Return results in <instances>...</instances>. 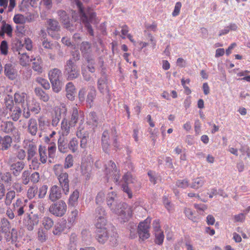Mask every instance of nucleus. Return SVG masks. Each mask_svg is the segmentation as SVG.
I'll use <instances>...</instances> for the list:
<instances>
[{"mask_svg": "<svg viewBox=\"0 0 250 250\" xmlns=\"http://www.w3.org/2000/svg\"><path fill=\"white\" fill-rule=\"evenodd\" d=\"M95 226L96 227V239L100 243H104L110 237L113 240L116 238L117 233L114 227L108 224L106 219V213L104 208L99 207L96 209Z\"/></svg>", "mask_w": 250, "mask_h": 250, "instance_id": "obj_1", "label": "nucleus"}, {"mask_svg": "<svg viewBox=\"0 0 250 250\" xmlns=\"http://www.w3.org/2000/svg\"><path fill=\"white\" fill-rule=\"evenodd\" d=\"M112 211L117 215L121 222H128L133 216V208L125 203H120L117 207L112 208Z\"/></svg>", "mask_w": 250, "mask_h": 250, "instance_id": "obj_2", "label": "nucleus"}, {"mask_svg": "<svg viewBox=\"0 0 250 250\" xmlns=\"http://www.w3.org/2000/svg\"><path fill=\"white\" fill-rule=\"evenodd\" d=\"M53 170L55 174L57 176L63 192L65 195H67L69 192V180L68 174L63 172V167L61 165H55L54 166Z\"/></svg>", "mask_w": 250, "mask_h": 250, "instance_id": "obj_3", "label": "nucleus"}, {"mask_svg": "<svg viewBox=\"0 0 250 250\" xmlns=\"http://www.w3.org/2000/svg\"><path fill=\"white\" fill-rule=\"evenodd\" d=\"M76 4L79 8V12L81 16V20L84 23L85 27L86 28L88 32L91 36L94 35L93 30L90 23H92L96 17L95 13L89 11L87 13H85L82 6V3L79 0H75Z\"/></svg>", "mask_w": 250, "mask_h": 250, "instance_id": "obj_4", "label": "nucleus"}, {"mask_svg": "<svg viewBox=\"0 0 250 250\" xmlns=\"http://www.w3.org/2000/svg\"><path fill=\"white\" fill-rule=\"evenodd\" d=\"M67 205L63 200H60L50 205L49 208V212L57 217H62L66 212Z\"/></svg>", "mask_w": 250, "mask_h": 250, "instance_id": "obj_5", "label": "nucleus"}, {"mask_svg": "<svg viewBox=\"0 0 250 250\" xmlns=\"http://www.w3.org/2000/svg\"><path fill=\"white\" fill-rule=\"evenodd\" d=\"M64 72L67 75V79L71 80L78 78L79 76V70L77 65L71 59L66 62L65 66Z\"/></svg>", "mask_w": 250, "mask_h": 250, "instance_id": "obj_6", "label": "nucleus"}, {"mask_svg": "<svg viewBox=\"0 0 250 250\" xmlns=\"http://www.w3.org/2000/svg\"><path fill=\"white\" fill-rule=\"evenodd\" d=\"M105 172L108 178H111L115 182H118L120 177V171L115 163L109 161L105 165Z\"/></svg>", "mask_w": 250, "mask_h": 250, "instance_id": "obj_7", "label": "nucleus"}, {"mask_svg": "<svg viewBox=\"0 0 250 250\" xmlns=\"http://www.w3.org/2000/svg\"><path fill=\"white\" fill-rule=\"evenodd\" d=\"M151 218L147 217L143 222H140L138 225V233L140 239L145 240L150 237L149 228Z\"/></svg>", "mask_w": 250, "mask_h": 250, "instance_id": "obj_8", "label": "nucleus"}, {"mask_svg": "<svg viewBox=\"0 0 250 250\" xmlns=\"http://www.w3.org/2000/svg\"><path fill=\"white\" fill-rule=\"evenodd\" d=\"M83 57L85 59L87 63H92L93 61L92 52L91 44L88 42H83L80 46Z\"/></svg>", "mask_w": 250, "mask_h": 250, "instance_id": "obj_9", "label": "nucleus"}, {"mask_svg": "<svg viewBox=\"0 0 250 250\" xmlns=\"http://www.w3.org/2000/svg\"><path fill=\"white\" fill-rule=\"evenodd\" d=\"M10 232L12 236L13 234L16 232V229L13 228L11 229L10 222L5 218H1L0 220V233L4 234L5 236H9Z\"/></svg>", "mask_w": 250, "mask_h": 250, "instance_id": "obj_10", "label": "nucleus"}, {"mask_svg": "<svg viewBox=\"0 0 250 250\" xmlns=\"http://www.w3.org/2000/svg\"><path fill=\"white\" fill-rule=\"evenodd\" d=\"M67 109L66 106L62 104L59 106L54 108L55 116L52 121V125L53 126H57L59 123L61 116H66Z\"/></svg>", "mask_w": 250, "mask_h": 250, "instance_id": "obj_11", "label": "nucleus"}, {"mask_svg": "<svg viewBox=\"0 0 250 250\" xmlns=\"http://www.w3.org/2000/svg\"><path fill=\"white\" fill-rule=\"evenodd\" d=\"M76 135L78 138L81 139L80 146L82 148H85L87 146V139L89 138V133L84 128L80 125L78 128Z\"/></svg>", "mask_w": 250, "mask_h": 250, "instance_id": "obj_12", "label": "nucleus"}, {"mask_svg": "<svg viewBox=\"0 0 250 250\" xmlns=\"http://www.w3.org/2000/svg\"><path fill=\"white\" fill-rule=\"evenodd\" d=\"M1 130L6 133H12L14 135L20 137L18 129L14 126L13 122L10 121H6L3 122L1 125Z\"/></svg>", "mask_w": 250, "mask_h": 250, "instance_id": "obj_13", "label": "nucleus"}, {"mask_svg": "<svg viewBox=\"0 0 250 250\" xmlns=\"http://www.w3.org/2000/svg\"><path fill=\"white\" fill-rule=\"evenodd\" d=\"M80 119L81 122H83L84 120V113L83 111H78L77 107H74L72 109L71 114V117L69 121L71 125H76L78 120Z\"/></svg>", "mask_w": 250, "mask_h": 250, "instance_id": "obj_14", "label": "nucleus"}, {"mask_svg": "<svg viewBox=\"0 0 250 250\" xmlns=\"http://www.w3.org/2000/svg\"><path fill=\"white\" fill-rule=\"evenodd\" d=\"M39 222V218L37 214L29 215L28 219L25 222V227L29 231H32L34 227L38 225Z\"/></svg>", "mask_w": 250, "mask_h": 250, "instance_id": "obj_15", "label": "nucleus"}, {"mask_svg": "<svg viewBox=\"0 0 250 250\" xmlns=\"http://www.w3.org/2000/svg\"><path fill=\"white\" fill-rule=\"evenodd\" d=\"M74 126V125H71L68 119L64 117L61 122L62 135L63 137L67 136L70 133L71 129Z\"/></svg>", "mask_w": 250, "mask_h": 250, "instance_id": "obj_16", "label": "nucleus"}, {"mask_svg": "<svg viewBox=\"0 0 250 250\" xmlns=\"http://www.w3.org/2000/svg\"><path fill=\"white\" fill-rule=\"evenodd\" d=\"M62 197L60 188L57 185L52 186L49 190V199L52 202H55Z\"/></svg>", "mask_w": 250, "mask_h": 250, "instance_id": "obj_17", "label": "nucleus"}, {"mask_svg": "<svg viewBox=\"0 0 250 250\" xmlns=\"http://www.w3.org/2000/svg\"><path fill=\"white\" fill-rule=\"evenodd\" d=\"M4 73L6 77L12 80L15 79L17 76V71L11 63H7L5 65Z\"/></svg>", "mask_w": 250, "mask_h": 250, "instance_id": "obj_18", "label": "nucleus"}, {"mask_svg": "<svg viewBox=\"0 0 250 250\" xmlns=\"http://www.w3.org/2000/svg\"><path fill=\"white\" fill-rule=\"evenodd\" d=\"M19 52V62L23 66L28 65L32 61V59L30 58L29 56L22 50V48L18 49Z\"/></svg>", "mask_w": 250, "mask_h": 250, "instance_id": "obj_19", "label": "nucleus"}, {"mask_svg": "<svg viewBox=\"0 0 250 250\" xmlns=\"http://www.w3.org/2000/svg\"><path fill=\"white\" fill-rule=\"evenodd\" d=\"M117 194L115 192L112 191L109 192L106 197V203L107 206L110 208L112 211L113 208L117 207L118 205L119 204L116 200Z\"/></svg>", "mask_w": 250, "mask_h": 250, "instance_id": "obj_20", "label": "nucleus"}, {"mask_svg": "<svg viewBox=\"0 0 250 250\" xmlns=\"http://www.w3.org/2000/svg\"><path fill=\"white\" fill-rule=\"evenodd\" d=\"M66 96L70 100H74L76 94V88L72 82L67 83L65 86Z\"/></svg>", "mask_w": 250, "mask_h": 250, "instance_id": "obj_21", "label": "nucleus"}, {"mask_svg": "<svg viewBox=\"0 0 250 250\" xmlns=\"http://www.w3.org/2000/svg\"><path fill=\"white\" fill-rule=\"evenodd\" d=\"M109 135L108 132L105 130L103 132L102 136V145L103 149L105 152H108L109 148Z\"/></svg>", "mask_w": 250, "mask_h": 250, "instance_id": "obj_22", "label": "nucleus"}, {"mask_svg": "<svg viewBox=\"0 0 250 250\" xmlns=\"http://www.w3.org/2000/svg\"><path fill=\"white\" fill-rule=\"evenodd\" d=\"M206 180L204 177H199L192 180L190 188L197 190L202 188L205 184Z\"/></svg>", "mask_w": 250, "mask_h": 250, "instance_id": "obj_23", "label": "nucleus"}, {"mask_svg": "<svg viewBox=\"0 0 250 250\" xmlns=\"http://www.w3.org/2000/svg\"><path fill=\"white\" fill-rule=\"evenodd\" d=\"M28 132L32 135L35 136L38 131V125L35 119H30L28 123Z\"/></svg>", "mask_w": 250, "mask_h": 250, "instance_id": "obj_24", "label": "nucleus"}, {"mask_svg": "<svg viewBox=\"0 0 250 250\" xmlns=\"http://www.w3.org/2000/svg\"><path fill=\"white\" fill-rule=\"evenodd\" d=\"M61 76V71L56 68L50 70L48 73V77L50 81H60Z\"/></svg>", "mask_w": 250, "mask_h": 250, "instance_id": "obj_25", "label": "nucleus"}, {"mask_svg": "<svg viewBox=\"0 0 250 250\" xmlns=\"http://www.w3.org/2000/svg\"><path fill=\"white\" fill-rule=\"evenodd\" d=\"M28 161L31 160L35 155L37 152V146L34 143L29 142L27 148Z\"/></svg>", "mask_w": 250, "mask_h": 250, "instance_id": "obj_26", "label": "nucleus"}, {"mask_svg": "<svg viewBox=\"0 0 250 250\" xmlns=\"http://www.w3.org/2000/svg\"><path fill=\"white\" fill-rule=\"evenodd\" d=\"M24 167V163L21 161H18L11 165L10 169L13 170V174L17 176L23 169Z\"/></svg>", "mask_w": 250, "mask_h": 250, "instance_id": "obj_27", "label": "nucleus"}, {"mask_svg": "<svg viewBox=\"0 0 250 250\" xmlns=\"http://www.w3.org/2000/svg\"><path fill=\"white\" fill-rule=\"evenodd\" d=\"M58 147L59 151L61 153H65L68 151V144L64 138L60 137L58 139Z\"/></svg>", "mask_w": 250, "mask_h": 250, "instance_id": "obj_28", "label": "nucleus"}, {"mask_svg": "<svg viewBox=\"0 0 250 250\" xmlns=\"http://www.w3.org/2000/svg\"><path fill=\"white\" fill-rule=\"evenodd\" d=\"M96 96V91L94 87L90 88L89 91L88 93L86 102L87 106L91 107L93 105L94 100Z\"/></svg>", "mask_w": 250, "mask_h": 250, "instance_id": "obj_29", "label": "nucleus"}, {"mask_svg": "<svg viewBox=\"0 0 250 250\" xmlns=\"http://www.w3.org/2000/svg\"><path fill=\"white\" fill-rule=\"evenodd\" d=\"M26 99V94L24 92H17L14 94V101L16 104L21 106L24 104Z\"/></svg>", "mask_w": 250, "mask_h": 250, "instance_id": "obj_30", "label": "nucleus"}, {"mask_svg": "<svg viewBox=\"0 0 250 250\" xmlns=\"http://www.w3.org/2000/svg\"><path fill=\"white\" fill-rule=\"evenodd\" d=\"M79 192L76 189L70 194L68 199V204L69 206L75 207L78 204L79 198Z\"/></svg>", "mask_w": 250, "mask_h": 250, "instance_id": "obj_31", "label": "nucleus"}, {"mask_svg": "<svg viewBox=\"0 0 250 250\" xmlns=\"http://www.w3.org/2000/svg\"><path fill=\"white\" fill-rule=\"evenodd\" d=\"M68 150L69 149L72 153L79 152V142L78 139L75 138H72L68 144Z\"/></svg>", "mask_w": 250, "mask_h": 250, "instance_id": "obj_32", "label": "nucleus"}, {"mask_svg": "<svg viewBox=\"0 0 250 250\" xmlns=\"http://www.w3.org/2000/svg\"><path fill=\"white\" fill-rule=\"evenodd\" d=\"M35 93L37 96H38L40 100L44 102H47L49 101L50 97L48 94L45 93L41 88L37 87L35 89Z\"/></svg>", "mask_w": 250, "mask_h": 250, "instance_id": "obj_33", "label": "nucleus"}, {"mask_svg": "<svg viewBox=\"0 0 250 250\" xmlns=\"http://www.w3.org/2000/svg\"><path fill=\"white\" fill-rule=\"evenodd\" d=\"M12 142V138L6 135L4 136L3 138H1V149L2 150H6L8 149L11 146Z\"/></svg>", "mask_w": 250, "mask_h": 250, "instance_id": "obj_34", "label": "nucleus"}, {"mask_svg": "<svg viewBox=\"0 0 250 250\" xmlns=\"http://www.w3.org/2000/svg\"><path fill=\"white\" fill-rule=\"evenodd\" d=\"M48 23L49 25V27L47 29L48 33L53 37L51 31H58L59 30L60 26L59 25V23L57 21L51 19H49L48 21Z\"/></svg>", "mask_w": 250, "mask_h": 250, "instance_id": "obj_35", "label": "nucleus"}, {"mask_svg": "<svg viewBox=\"0 0 250 250\" xmlns=\"http://www.w3.org/2000/svg\"><path fill=\"white\" fill-rule=\"evenodd\" d=\"M59 16L60 17L62 22L64 24L65 27L69 30H71V29L70 28V23L69 21V17L66 14V13L64 11L60 10L58 12Z\"/></svg>", "mask_w": 250, "mask_h": 250, "instance_id": "obj_36", "label": "nucleus"}, {"mask_svg": "<svg viewBox=\"0 0 250 250\" xmlns=\"http://www.w3.org/2000/svg\"><path fill=\"white\" fill-rule=\"evenodd\" d=\"M40 161L42 164H45L47 160L46 148L44 146L40 145L39 147Z\"/></svg>", "mask_w": 250, "mask_h": 250, "instance_id": "obj_37", "label": "nucleus"}, {"mask_svg": "<svg viewBox=\"0 0 250 250\" xmlns=\"http://www.w3.org/2000/svg\"><path fill=\"white\" fill-rule=\"evenodd\" d=\"M65 228V221L59 222L55 226L54 229L53 230V233L54 235H59L64 230Z\"/></svg>", "mask_w": 250, "mask_h": 250, "instance_id": "obj_38", "label": "nucleus"}, {"mask_svg": "<svg viewBox=\"0 0 250 250\" xmlns=\"http://www.w3.org/2000/svg\"><path fill=\"white\" fill-rule=\"evenodd\" d=\"M12 181V178L11 174L7 172L4 173H2L0 171V181L3 182L6 184L10 185Z\"/></svg>", "mask_w": 250, "mask_h": 250, "instance_id": "obj_39", "label": "nucleus"}, {"mask_svg": "<svg viewBox=\"0 0 250 250\" xmlns=\"http://www.w3.org/2000/svg\"><path fill=\"white\" fill-rule=\"evenodd\" d=\"M15 197L16 192L14 190H10L8 191L5 196L4 200L5 204L7 206H10Z\"/></svg>", "mask_w": 250, "mask_h": 250, "instance_id": "obj_40", "label": "nucleus"}, {"mask_svg": "<svg viewBox=\"0 0 250 250\" xmlns=\"http://www.w3.org/2000/svg\"><path fill=\"white\" fill-rule=\"evenodd\" d=\"M10 117L14 121H17L21 117V110L19 107H15L12 111Z\"/></svg>", "mask_w": 250, "mask_h": 250, "instance_id": "obj_41", "label": "nucleus"}, {"mask_svg": "<svg viewBox=\"0 0 250 250\" xmlns=\"http://www.w3.org/2000/svg\"><path fill=\"white\" fill-rule=\"evenodd\" d=\"M42 62L41 58H37L36 61L33 62L32 68L33 70L37 72L38 73H42L43 71Z\"/></svg>", "mask_w": 250, "mask_h": 250, "instance_id": "obj_42", "label": "nucleus"}, {"mask_svg": "<svg viewBox=\"0 0 250 250\" xmlns=\"http://www.w3.org/2000/svg\"><path fill=\"white\" fill-rule=\"evenodd\" d=\"M42 224L45 229L49 230L53 226L54 222L51 218L45 216L42 219Z\"/></svg>", "mask_w": 250, "mask_h": 250, "instance_id": "obj_43", "label": "nucleus"}, {"mask_svg": "<svg viewBox=\"0 0 250 250\" xmlns=\"http://www.w3.org/2000/svg\"><path fill=\"white\" fill-rule=\"evenodd\" d=\"M0 27L2 29L4 35L6 34L9 37L12 36L13 28L11 25L4 22Z\"/></svg>", "mask_w": 250, "mask_h": 250, "instance_id": "obj_44", "label": "nucleus"}, {"mask_svg": "<svg viewBox=\"0 0 250 250\" xmlns=\"http://www.w3.org/2000/svg\"><path fill=\"white\" fill-rule=\"evenodd\" d=\"M13 21L16 24H24L26 22V18L23 15L17 14L13 17Z\"/></svg>", "mask_w": 250, "mask_h": 250, "instance_id": "obj_45", "label": "nucleus"}, {"mask_svg": "<svg viewBox=\"0 0 250 250\" xmlns=\"http://www.w3.org/2000/svg\"><path fill=\"white\" fill-rule=\"evenodd\" d=\"M154 234L155 236V243L159 245H162L165 238L163 231L155 232Z\"/></svg>", "mask_w": 250, "mask_h": 250, "instance_id": "obj_46", "label": "nucleus"}, {"mask_svg": "<svg viewBox=\"0 0 250 250\" xmlns=\"http://www.w3.org/2000/svg\"><path fill=\"white\" fill-rule=\"evenodd\" d=\"M176 185L179 188L185 189L190 187V184L187 179H185L177 180L176 183Z\"/></svg>", "mask_w": 250, "mask_h": 250, "instance_id": "obj_47", "label": "nucleus"}, {"mask_svg": "<svg viewBox=\"0 0 250 250\" xmlns=\"http://www.w3.org/2000/svg\"><path fill=\"white\" fill-rule=\"evenodd\" d=\"M78 213L79 211L76 209H74L73 210H72L68 218V222L71 224L75 223L78 216Z\"/></svg>", "mask_w": 250, "mask_h": 250, "instance_id": "obj_48", "label": "nucleus"}, {"mask_svg": "<svg viewBox=\"0 0 250 250\" xmlns=\"http://www.w3.org/2000/svg\"><path fill=\"white\" fill-rule=\"evenodd\" d=\"M30 172L26 170L23 171L21 175V180L22 184L27 185L30 181Z\"/></svg>", "mask_w": 250, "mask_h": 250, "instance_id": "obj_49", "label": "nucleus"}, {"mask_svg": "<svg viewBox=\"0 0 250 250\" xmlns=\"http://www.w3.org/2000/svg\"><path fill=\"white\" fill-rule=\"evenodd\" d=\"M5 105L7 109L12 111L14 108V102L12 96L8 95L4 99Z\"/></svg>", "mask_w": 250, "mask_h": 250, "instance_id": "obj_50", "label": "nucleus"}, {"mask_svg": "<svg viewBox=\"0 0 250 250\" xmlns=\"http://www.w3.org/2000/svg\"><path fill=\"white\" fill-rule=\"evenodd\" d=\"M184 213L186 216L190 220L194 222H197V219L194 215L193 211L189 208H186L184 210Z\"/></svg>", "mask_w": 250, "mask_h": 250, "instance_id": "obj_51", "label": "nucleus"}, {"mask_svg": "<svg viewBox=\"0 0 250 250\" xmlns=\"http://www.w3.org/2000/svg\"><path fill=\"white\" fill-rule=\"evenodd\" d=\"M52 84V88L56 93L60 92L62 89V83L61 81H50Z\"/></svg>", "mask_w": 250, "mask_h": 250, "instance_id": "obj_52", "label": "nucleus"}, {"mask_svg": "<svg viewBox=\"0 0 250 250\" xmlns=\"http://www.w3.org/2000/svg\"><path fill=\"white\" fill-rule=\"evenodd\" d=\"M98 88L101 92H104L106 89L107 84L104 79L100 78L98 81Z\"/></svg>", "mask_w": 250, "mask_h": 250, "instance_id": "obj_53", "label": "nucleus"}, {"mask_svg": "<svg viewBox=\"0 0 250 250\" xmlns=\"http://www.w3.org/2000/svg\"><path fill=\"white\" fill-rule=\"evenodd\" d=\"M42 44L43 47L46 49H52L54 47H56L57 48H60V46L58 43H51L47 41V40H44L42 42Z\"/></svg>", "mask_w": 250, "mask_h": 250, "instance_id": "obj_54", "label": "nucleus"}, {"mask_svg": "<svg viewBox=\"0 0 250 250\" xmlns=\"http://www.w3.org/2000/svg\"><path fill=\"white\" fill-rule=\"evenodd\" d=\"M73 165V158L71 154H68L65 159L64 167L68 168L71 167Z\"/></svg>", "mask_w": 250, "mask_h": 250, "instance_id": "obj_55", "label": "nucleus"}, {"mask_svg": "<svg viewBox=\"0 0 250 250\" xmlns=\"http://www.w3.org/2000/svg\"><path fill=\"white\" fill-rule=\"evenodd\" d=\"M37 192V188L35 187H30L27 192V195L29 199L33 198Z\"/></svg>", "mask_w": 250, "mask_h": 250, "instance_id": "obj_56", "label": "nucleus"}, {"mask_svg": "<svg viewBox=\"0 0 250 250\" xmlns=\"http://www.w3.org/2000/svg\"><path fill=\"white\" fill-rule=\"evenodd\" d=\"M8 43L6 41H2L0 45L1 54L6 55L8 54Z\"/></svg>", "mask_w": 250, "mask_h": 250, "instance_id": "obj_57", "label": "nucleus"}, {"mask_svg": "<svg viewBox=\"0 0 250 250\" xmlns=\"http://www.w3.org/2000/svg\"><path fill=\"white\" fill-rule=\"evenodd\" d=\"M194 207L197 209L198 213L202 215H204L202 212H204L208 208V206L203 204H195Z\"/></svg>", "mask_w": 250, "mask_h": 250, "instance_id": "obj_58", "label": "nucleus"}, {"mask_svg": "<svg viewBox=\"0 0 250 250\" xmlns=\"http://www.w3.org/2000/svg\"><path fill=\"white\" fill-rule=\"evenodd\" d=\"M37 82L40 83L42 86L45 89H49L50 87V84L47 80L42 78H38L36 79Z\"/></svg>", "mask_w": 250, "mask_h": 250, "instance_id": "obj_59", "label": "nucleus"}, {"mask_svg": "<svg viewBox=\"0 0 250 250\" xmlns=\"http://www.w3.org/2000/svg\"><path fill=\"white\" fill-rule=\"evenodd\" d=\"M22 46H24L28 51H31L33 48V43L31 40L29 38L24 39V43L22 44Z\"/></svg>", "mask_w": 250, "mask_h": 250, "instance_id": "obj_60", "label": "nucleus"}, {"mask_svg": "<svg viewBox=\"0 0 250 250\" xmlns=\"http://www.w3.org/2000/svg\"><path fill=\"white\" fill-rule=\"evenodd\" d=\"M48 190V186L46 185L42 186L39 190V197L40 198H42L45 197Z\"/></svg>", "mask_w": 250, "mask_h": 250, "instance_id": "obj_61", "label": "nucleus"}, {"mask_svg": "<svg viewBox=\"0 0 250 250\" xmlns=\"http://www.w3.org/2000/svg\"><path fill=\"white\" fill-rule=\"evenodd\" d=\"M123 179L125 181V184L129 185L133 183L135 179L133 178L132 175L129 173H127L124 175Z\"/></svg>", "mask_w": 250, "mask_h": 250, "instance_id": "obj_62", "label": "nucleus"}, {"mask_svg": "<svg viewBox=\"0 0 250 250\" xmlns=\"http://www.w3.org/2000/svg\"><path fill=\"white\" fill-rule=\"evenodd\" d=\"M30 181L33 184L38 183L40 179V173L38 172H34L30 174Z\"/></svg>", "mask_w": 250, "mask_h": 250, "instance_id": "obj_63", "label": "nucleus"}, {"mask_svg": "<svg viewBox=\"0 0 250 250\" xmlns=\"http://www.w3.org/2000/svg\"><path fill=\"white\" fill-rule=\"evenodd\" d=\"M41 164L36 158L32 159L31 164L29 165L30 168L33 170H38L40 167Z\"/></svg>", "mask_w": 250, "mask_h": 250, "instance_id": "obj_64", "label": "nucleus"}]
</instances>
